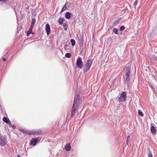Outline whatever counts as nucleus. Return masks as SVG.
Wrapping results in <instances>:
<instances>
[{
	"instance_id": "412c9836",
	"label": "nucleus",
	"mask_w": 157,
	"mask_h": 157,
	"mask_svg": "<svg viewBox=\"0 0 157 157\" xmlns=\"http://www.w3.org/2000/svg\"><path fill=\"white\" fill-rule=\"evenodd\" d=\"M68 46L67 44H66L64 46V49L67 51L68 52L69 48H67Z\"/></svg>"
},
{
	"instance_id": "6e6552de",
	"label": "nucleus",
	"mask_w": 157,
	"mask_h": 157,
	"mask_svg": "<svg viewBox=\"0 0 157 157\" xmlns=\"http://www.w3.org/2000/svg\"><path fill=\"white\" fill-rule=\"evenodd\" d=\"M38 141V138H33L32 139L30 144L32 145L35 146L36 144V143H37Z\"/></svg>"
},
{
	"instance_id": "2eb2a0df",
	"label": "nucleus",
	"mask_w": 157,
	"mask_h": 157,
	"mask_svg": "<svg viewBox=\"0 0 157 157\" xmlns=\"http://www.w3.org/2000/svg\"><path fill=\"white\" fill-rule=\"evenodd\" d=\"M71 42L72 46H74L75 44V42L74 40L71 39Z\"/></svg>"
},
{
	"instance_id": "f257e3e1",
	"label": "nucleus",
	"mask_w": 157,
	"mask_h": 157,
	"mask_svg": "<svg viewBox=\"0 0 157 157\" xmlns=\"http://www.w3.org/2000/svg\"><path fill=\"white\" fill-rule=\"evenodd\" d=\"M80 100L79 96L76 95L74 98V103L72 109V111L71 113V117H73L75 114L76 109L78 107V104L80 103Z\"/></svg>"
},
{
	"instance_id": "7ed1b4c3",
	"label": "nucleus",
	"mask_w": 157,
	"mask_h": 157,
	"mask_svg": "<svg viewBox=\"0 0 157 157\" xmlns=\"http://www.w3.org/2000/svg\"><path fill=\"white\" fill-rule=\"evenodd\" d=\"M92 63V61L90 59H89L86 61L83 67V70L84 72H86L90 69Z\"/></svg>"
},
{
	"instance_id": "5701e85b",
	"label": "nucleus",
	"mask_w": 157,
	"mask_h": 157,
	"mask_svg": "<svg viewBox=\"0 0 157 157\" xmlns=\"http://www.w3.org/2000/svg\"><path fill=\"white\" fill-rule=\"evenodd\" d=\"M33 33V32L30 31V30H28L26 33V35L27 36H29V35L31 34V33Z\"/></svg>"
},
{
	"instance_id": "a878e982",
	"label": "nucleus",
	"mask_w": 157,
	"mask_h": 157,
	"mask_svg": "<svg viewBox=\"0 0 157 157\" xmlns=\"http://www.w3.org/2000/svg\"><path fill=\"white\" fill-rule=\"evenodd\" d=\"M125 29V27L124 26H122L120 28V30L121 31H123Z\"/></svg>"
},
{
	"instance_id": "473e14b6",
	"label": "nucleus",
	"mask_w": 157,
	"mask_h": 157,
	"mask_svg": "<svg viewBox=\"0 0 157 157\" xmlns=\"http://www.w3.org/2000/svg\"><path fill=\"white\" fill-rule=\"evenodd\" d=\"M32 33L33 34H34V33L33 32V33Z\"/></svg>"
},
{
	"instance_id": "dca6fc26",
	"label": "nucleus",
	"mask_w": 157,
	"mask_h": 157,
	"mask_svg": "<svg viewBox=\"0 0 157 157\" xmlns=\"http://www.w3.org/2000/svg\"><path fill=\"white\" fill-rule=\"evenodd\" d=\"M138 114L141 117H143L144 116V114L140 110H139L138 111Z\"/></svg>"
},
{
	"instance_id": "4be33fe9",
	"label": "nucleus",
	"mask_w": 157,
	"mask_h": 157,
	"mask_svg": "<svg viewBox=\"0 0 157 157\" xmlns=\"http://www.w3.org/2000/svg\"><path fill=\"white\" fill-rule=\"evenodd\" d=\"M130 136H128V137L127 138V140H126V144L127 145H128V141L130 140Z\"/></svg>"
},
{
	"instance_id": "f03ea898",
	"label": "nucleus",
	"mask_w": 157,
	"mask_h": 157,
	"mask_svg": "<svg viewBox=\"0 0 157 157\" xmlns=\"http://www.w3.org/2000/svg\"><path fill=\"white\" fill-rule=\"evenodd\" d=\"M125 78L124 79V82L125 83L128 84V82L129 81V78L130 75V69L129 67H127L125 68Z\"/></svg>"
},
{
	"instance_id": "cd10ccee",
	"label": "nucleus",
	"mask_w": 157,
	"mask_h": 157,
	"mask_svg": "<svg viewBox=\"0 0 157 157\" xmlns=\"http://www.w3.org/2000/svg\"><path fill=\"white\" fill-rule=\"evenodd\" d=\"M149 157H153L152 153L151 152H149L148 155Z\"/></svg>"
},
{
	"instance_id": "393cba45",
	"label": "nucleus",
	"mask_w": 157,
	"mask_h": 157,
	"mask_svg": "<svg viewBox=\"0 0 157 157\" xmlns=\"http://www.w3.org/2000/svg\"><path fill=\"white\" fill-rule=\"evenodd\" d=\"M63 27L64 28V29H65V30H67V25L66 24H64L63 25Z\"/></svg>"
},
{
	"instance_id": "4468645a",
	"label": "nucleus",
	"mask_w": 157,
	"mask_h": 157,
	"mask_svg": "<svg viewBox=\"0 0 157 157\" xmlns=\"http://www.w3.org/2000/svg\"><path fill=\"white\" fill-rule=\"evenodd\" d=\"M64 21V20L63 18L59 19L58 21L59 24L60 25H62Z\"/></svg>"
},
{
	"instance_id": "39448f33",
	"label": "nucleus",
	"mask_w": 157,
	"mask_h": 157,
	"mask_svg": "<svg viewBox=\"0 0 157 157\" xmlns=\"http://www.w3.org/2000/svg\"><path fill=\"white\" fill-rule=\"evenodd\" d=\"M31 132V133H30L29 131H27L26 133L29 134H33L38 135H41L42 134V132L41 129L34 130Z\"/></svg>"
},
{
	"instance_id": "c756f323",
	"label": "nucleus",
	"mask_w": 157,
	"mask_h": 157,
	"mask_svg": "<svg viewBox=\"0 0 157 157\" xmlns=\"http://www.w3.org/2000/svg\"><path fill=\"white\" fill-rule=\"evenodd\" d=\"M150 86L151 87L152 90H153V89H154V87L152 85Z\"/></svg>"
},
{
	"instance_id": "a211bd4d",
	"label": "nucleus",
	"mask_w": 157,
	"mask_h": 157,
	"mask_svg": "<svg viewBox=\"0 0 157 157\" xmlns=\"http://www.w3.org/2000/svg\"><path fill=\"white\" fill-rule=\"evenodd\" d=\"M66 4H67V3H66L65 5L64 6H63V8H62V9L61 10V12H62L67 9V7L66 6Z\"/></svg>"
},
{
	"instance_id": "b1692460",
	"label": "nucleus",
	"mask_w": 157,
	"mask_h": 157,
	"mask_svg": "<svg viewBox=\"0 0 157 157\" xmlns=\"http://www.w3.org/2000/svg\"><path fill=\"white\" fill-rule=\"evenodd\" d=\"M34 26V25H31L30 27V28L29 29V30H30V31H32V29H33V27Z\"/></svg>"
},
{
	"instance_id": "f8f14e48",
	"label": "nucleus",
	"mask_w": 157,
	"mask_h": 157,
	"mask_svg": "<svg viewBox=\"0 0 157 157\" xmlns=\"http://www.w3.org/2000/svg\"><path fill=\"white\" fill-rule=\"evenodd\" d=\"M2 120L5 122L7 124L10 123V121L8 117H4L3 118Z\"/></svg>"
},
{
	"instance_id": "9b49d317",
	"label": "nucleus",
	"mask_w": 157,
	"mask_h": 157,
	"mask_svg": "<svg viewBox=\"0 0 157 157\" xmlns=\"http://www.w3.org/2000/svg\"><path fill=\"white\" fill-rule=\"evenodd\" d=\"M65 150L67 151H70L71 148L70 144H67L65 146Z\"/></svg>"
},
{
	"instance_id": "1a4fd4ad",
	"label": "nucleus",
	"mask_w": 157,
	"mask_h": 157,
	"mask_svg": "<svg viewBox=\"0 0 157 157\" xmlns=\"http://www.w3.org/2000/svg\"><path fill=\"white\" fill-rule=\"evenodd\" d=\"M45 29L47 35H48L50 33V27L49 24H47L46 25Z\"/></svg>"
},
{
	"instance_id": "aec40b11",
	"label": "nucleus",
	"mask_w": 157,
	"mask_h": 157,
	"mask_svg": "<svg viewBox=\"0 0 157 157\" xmlns=\"http://www.w3.org/2000/svg\"><path fill=\"white\" fill-rule=\"evenodd\" d=\"M113 32L116 34H117V29L116 28H113Z\"/></svg>"
},
{
	"instance_id": "72a5a7b5",
	"label": "nucleus",
	"mask_w": 157,
	"mask_h": 157,
	"mask_svg": "<svg viewBox=\"0 0 157 157\" xmlns=\"http://www.w3.org/2000/svg\"><path fill=\"white\" fill-rule=\"evenodd\" d=\"M0 1H1V0H0Z\"/></svg>"
},
{
	"instance_id": "2f4dec72",
	"label": "nucleus",
	"mask_w": 157,
	"mask_h": 157,
	"mask_svg": "<svg viewBox=\"0 0 157 157\" xmlns=\"http://www.w3.org/2000/svg\"><path fill=\"white\" fill-rule=\"evenodd\" d=\"M7 0H1V1H6Z\"/></svg>"
},
{
	"instance_id": "f3484780",
	"label": "nucleus",
	"mask_w": 157,
	"mask_h": 157,
	"mask_svg": "<svg viewBox=\"0 0 157 157\" xmlns=\"http://www.w3.org/2000/svg\"><path fill=\"white\" fill-rule=\"evenodd\" d=\"M36 22V19L35 18H33L32 20L31 21V25H34L35 24Z\"/></svg>"
},
{
	"instance_id": "7c9ffc66",
	"label": "nucleus",
	"mask_w": 157,
	"mask_h": 157,
	"mask_svg": "<svg viewBox=\"0 0 157 157\" xmlns=\"http://www.w3.org/2000/svg\"><path fill=\"white\" fill-rule=\"evenodd\" d=\"M3 60L4 61H5L6 60V58H3Z\"/></svg>"
},
{
	"instance_id": "ddd939ff",
	"label": "nucleus",
	"mask_w": 157,
	"mask_h": 157,
	"mask_svg": "<svg viewBox=\"0 0 157 157\" xmlns=\"http://www.w3.org/2000/svg\"><path fill=\"white\" fill-rule=\"evenodd\" d=\"M71 14L69 12L66 13L65 14V17L67 19H69L71 17Z\"/></svg>"
},
{
	"instance_id": "6ab92c4d",
	"label": "nucleus",
	"mask_w": 157,
	"mask_h": 157,
	"mask_svg": "<svg viewBox=\"0 0 157 157\" xmlns=\"http://www.w3.org/2000/svg\"><path fill=\"white\" fill-rule=\"evenodd\" d=\"M65 56L67 58H70L71 56V54L70 53H67L65 54Z\"/></svg>"
},
{
	"instance_id": "c85d7f7f",
	"label": "nucleus",
	"mask_w": 157,
	"mask_h": 157,
	"mask_svg": "<svg viewBox=\"0 0 157 157\" xmlns=\"http://www.w3.org/2000/svg\"><path fill=\"white\" fill-rule=\"evenodd\" d=\"M21 132H23L24 133L26 132L24 129H22L21 130Z\"/></svg>"
},
{
	"instance_id": "bb28decb",
	"label": "nucleus",
	"mask_w": 157,
	"mask_h": 157,
	"mask_svg": "<svg viewBox=\"0 0 157 157\" xmlns=\"http://www.w3.org/2000/svg\"><path fill=\"white\" fill-rule=\"evenodd\" d=\"M137 3H138L137 0H136L134 3V6H136Z\"/></svg>"
},
{
	"instance_id": "20e7f679",
	"label": "nucleus",
	"mask_w": 157,
	"mask_h": 157,
	"mask_svg": "<svg viewBox=\"0 0 157 157\" xmlns=\"http://www.w3.org/2000/svg\"><path fill=\"white\" fill-rule=\"evenodd\" d=\"M7 139L5 136L0 135V145L4 146L7 144Z\"/></svg>"
},
{
	"instance_id": "423d86ee",
	"label": "nucleus",
	"mask_w": 157,
	"mask_h": 157,
	"mask_svg": "<svg viewBox=\"0 0 157 157\" xmlns=\"http://www.w3.org/2000/svg\"><path fill=\"white\" fill-rule=\"evenodd\" d=\"M126 97V93L125 91L123 92L118 99V101L120 102L125 101Z\"/></svg>"
},
{
	"instance_id": "9d476101",
	"label": "nucleus",
	"mask_w": 157,
	"mask_h": 157,
	"mask_svg": "<svg viewBox=\"0 0 157 157\" xmlns=\"http://www.w3.org/2000/svg\"><path fill=\"white\" fill-rule=\"evenodd\" d=\"M151 132L153 134H155L156 132L155 127L153 126H151Z\"/></svg>"
},
{
	"instance_id": "0eeeda50",
	"label": "nucleus",
	"mask_w": 157,
	"mask_h": 157,
	"mask_svg": "<svg viewBox=\"0 0 157 157\" xmlns=\"http://www.w3.org/2000/svg\"><path fill=\"white\" fill-rule=\"evenodd\" d=\"M76 64L77 67H79L80 69L82 68V61L81 58L79 57L77 59Z\"/></svg>"
}]
</instances>
